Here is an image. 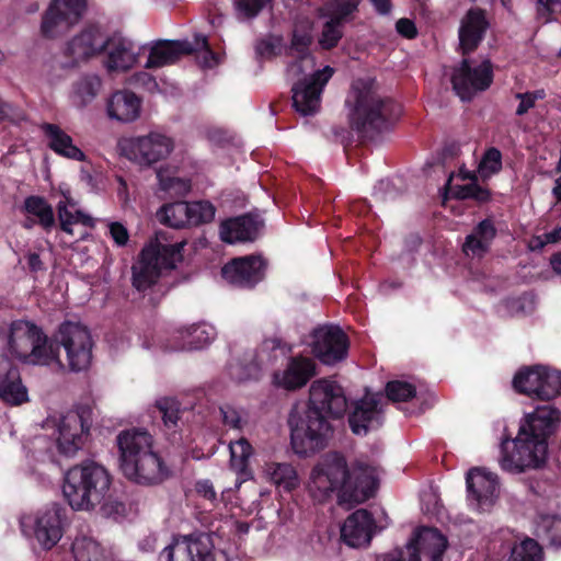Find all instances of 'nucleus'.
<instances>
[{
	"label": "nucleus",
	"instance_id": "c756f323",
	"mask_svg": "<svg viewBox=\"0 0 561 561\" xmlns=\"http://www.w3.org/2000/svg\"><path fill=\"white\" fill-rule=\"evenodd\" d=\"M39 129L46 140L47 147L56 154L75 160L84 161V152L73 142L72 137L66 133L59 125L44 122Z\"/></svg>",
	"mask_w": 561,
	"mask_h": 561
},
{
	"label": "nucleus",
	"instance_id": "412c9836",
	"mask_svg": "<svg viewBox=\"0 0 561 561\" xmlns=\"http://www.w3.org/2000/svg\"><path fill=\"white\" fill-rule=\"evenodd\" d=\"M447 545V538L438 529L424 527L407 545L409 561H442Z\"/></svg>",
	"mask_w": 561,
	"mask_h": 561
},
{
	"label": "nucleus",
	"instance_id": "e2e57ef3",
	"mask_svg": "<svg viewBox=\"0 0 561 561\" xmlns=\"http://www.w3.org/2000/svg\"><path fill=\"white\" fill-rule=\"evenodd\" d=\"M515 98L520 101L516 108L517 116L525 115L526 113H528L529 110H531L536 105L526 92H518L515 94Z\"/></svg>",
	"mask_w": 561,
	"mask_h": 561
},
{
	"label": "nucleus",
	"instance_id": "0e129e2a",
	"mask_svg": "<svg viewBox=\"0 0 561 561\" xmlns=\"http://www.w3.org/2000/svg\"><path fill=\"white\" fill-rule=\"evenodd\" d=\"M545 240L542 241L540 238L537 239L536 248H543L548 243H557L561 241V227H557L549 232L543 234Z\"/></svg>",
	"mask_w": 561,
	"mask_h": 561
},
{
	"label": "nucleus",
	"instance_id": "de8ad7c7",
	"mask_svg": "<svg viewBox=\"0 0 561 561\" xmlns=\"http://www.w3.org/2000/svg\"><path fill=\"white\" fill-rule=\"evenodd\" d=\"M71 550L76 561H92V557L98 553V545L87 537L76 538Z\"/></svg>",
	"mask_w": 561,
	"mask_h": 561
},
{
	"label": "nucleus",
	"instance_id": "b1692460",
	"mask_svg": "<svg viewBox=\"0 0 561 561\" xmlns=\"http://www.w3.org/2000/svg\"><path fill=\"white\" fill-rule=\"evenodd\" d=\"M263 226L264 222L257 215L248 213L222 220L219 236L221 241L228 244L253 242L259 238Z\"/></svg>",
	"mask_w": 561,
	"mask_h": 561
},
{
	"label": "nucleus",
	"instance_id": "c9c22d12",
	"mask_svg": "<svg viewBox=\"0 0 561 561\" xmlns=\"http://www.w3.org/2000/svg\"><path fill=\"white\" fill-rule=\"evenodd\" d=\"M358 5L359 0H327L318 9V15L345 25L353 21Z\"/></svg>",
	"mask_w": 561,
	"mask_h": 561
},
{
	"label": "nucleus",
	"instance_id": "2f4dec72",
	"mask_svg": "<svg viewBox=\"0 0 561 561\" xmlns=\"http://www.w3.org/2000/svg\"><path fill=\"white\" fill-rule=\"evenodd\" d=\"M108 53L105 61L106 69L112 71H126L137 61L134 44L127 38L110 39Z\"/></svg>",
	"mask_w": 561,
	"mask_h": 561
},
{
	"label": "nucleus",
	"instance_id": "f257e3e1",
	"mask_svg": "<svg viewBox=\"0 0 561 561\" xmlns=\"http://www.w3.org/2000/svg\"><path fill=\"white\" fill-rule=\"evenodd\" d=\"M60 346L66 352L71 371L79 373L90 367L93 341L85 325L65 321L60 323L51 341L41 327L31 321L15 320L10 324L8 348L23 363L35 365L60 363Z\"/></svg>",
	"mask_w": 561,
	"mask_h": 561
},
{
	"label": "nucleus",
	"instance_id": "79ce46f5",
	"mask_svg": "<svg viewBox=\"0 0 561 561\" xmlns=\"http://www.w3.org/2000/svg\"><path fill=\"white\" fill-rule=\"evenodd\" d=\"M229 448L232 468L237 471L244 472L249 467V459L253 454V447L247 438L240 437L236 442H231Z\"/></svg>",
	"mask_w": 561,
	"mask_h": 561
},
{
	"label": "nucleus",
	"instance_id": "bf43d9fd",
	"mask_svg": "<svg viewBox=\"0 0 561 561\" xmlns=\"http://www.w3.org/2000/svg\"><path fill=\"white\" fill-rule=\"evenodd\" d=\"M280 37L273 39H261L256 45V53L261 56L274 57L278 55L276 49L279 47Z\"/></svg>",
	"mask_w": 561,
	"mask_h": 561
},
{
	"label": "nucleus",
	"instance_id": "9b49d317",
	"mask_svg": "<svg viewBox=\"0 0 561 561\" xmlns=\"http://www.w3.org/2000/svg\"><path fill=\"white\" fill-rule=\"evenodd\" d=\"M92 426V409L87 404L68 411L59 421L57 448L66 456L72 457L83 447Z\"/></svg>",
	"mask_w": 561,
	"mask_h": 561
},
{
	"label": "nucleus",
	"instance_id": "3c124183",
	"mask_svg": "<svg viewBox=\"0 0 561 561\" xmlns=\"http://www.w3.org/2000/svg\"><path fill=\"white\" fill-rule=\"evenodd\" d=\"M537 15L545 22L554 20V16L561 14V0H536Z\"/></svg>",
	"mask_w": 561,
	"mask_h": 561
},
{
	"label": "nucleus",
	"instance_id": "a18cd8bd",
	"mask_svg": "<svg viewBox=\"0 0 561 561\" xmlns=\"http://www.w3.org/2000/svg\"><path fill=\"white\" fill-rule=\"evenodd\" d=\"M261 371L262 368L256 358H252L247 363L240 362L230 367V376L239 382L259 380Z\"/></svg>",
	"mask_w": 561,
	"mask_h": 561
},
{
	"label": "nucleus",
	"instance_id": "aec40b11",
	"mask_svg": "<svg viewBox=\"0 0 561 561\" xmlns=\"http://www.w3.org/2000/svg\"><path fill=\"white\" fill-rule=\"evenodd\" d=\"M101 39V32L98 26L89 25L78 35L73 36L66 45L64 55L70 60L64 66L73 68L81 61H85L107 49L110 38Z\"/></svg>",
	"mask_w": 561,
	"mask_h": 561
},
{
	"label": "nucleus",
	"instance_id": "f3484780",
	"mask_svg": "<svg viewBox=\"0 0 561 561\" xmlns=\"http://www.w3.org/2000/svg\"><path fill=\"white\" fill-rule=\"evenodd\" d=\"M87 10V0H53L43 15L41 31L47 38L78 23Z\"/></svg>",
	"mask_w": 561,
	"mask_h": 561
},
{
	"label": "nucleus",
	"instance_id": "0eeeda50",
	"mask_svg": "<svg viewBox=\"0 0 561 561\" xmlns=\"http://www.w3.org/2000/svg\"><path fill=\"white\" fill-rule=\"evenodd\" d=\"M112 476L108 470L93 461L84 460L68 469L64 477L62 494L75 511H90L102 505L107 511Z\"/></svg>",
	"mask_w": 561,
	"mask_h": 561
},
{
	"label": "nucleus",
	"instance_id": "7ed1b4c3",
	"mask_svg": "<svg viewBox=\"0 0 561 561\" xmlns=\"http://www.w3.org/2000/svg\"><path fill=\"white\" fill-rule=\"evenodd\" d=\"M561 422V412L551 405L537 407L522 420L515 438L501 443V468L510 472L539 469L547 461L548 442Z\"/></svg>",
	"mask_w": 561,
	"mask_h": 561
},
{
	"label": "nucleus",
	"instance_id": "69168bd1",
	"mask_svg": "<svg viewBox=\"0 0 561 561\" xmlns=\"http://www.w3.org/2000/svg\"><path fill=\"white\" fill-rule=\"evenodd\" d=\"M27 260V267L31 273H38L41 271H45V264L42 261L41 256L36 252H31L26 256Z\"/></svg>",
	"mask_w": 561,
	"mask_h": 561
},
{
	"label": "nucleus",
	"instance_id": "6e6d98bb",
	"mask_svg": "<svg viewBox=\"0 0 561 561\" xmlns=\"http://www.w3.org/2000/svg\"><path fill=\"white\" fill-rule=\"evenodd\" d=\"M110 236L117 247H125L129 241V232L127 228L118 221L108 225Z\"/></svg>",
	"mask_w": 561,
	"mask_h": 561
},
{
	"label": "nucleus",
	"instance_id": "f8f14e48",
	"mask_svg": "<svg viewBox=\"0 0 561 561\" xmlns=\"http://www.w3.org/2000/svg\"><path fill=\"white\" fill-rule=\"evenodd\" d=\"M493 64L490 59L472 66L470 59L463 58L453 72L451 84L460 100L469 102L478 92L488 90L493 83Z\"/></svg>",
	"mask_w": 561,
	"mask_h": 561
},
{
	"label": "nucleus",
	"instance_id": "49530a36",
	"mask_svg": "<svg viewBox=\"0 0 561 561\" xmlns=\"http://www.w3.org/2000/svg\"><path fill=\"white\" fill-rule=\"evenodd\" d=\"M190 348H202L214 339V329L206 324H193L186 329Z\"/></svg>",
	"mask_w": 561,
	"mask_h": 561
},
{
	"label": "nucleus",
	"instance_id": "c03bdc74",
	"mask_svg": "<svg viewBox=\"0 0 561 561\" xmlns=\"http://www.w3.org/2000/svg\"><path fill=\"white\" fill-rule=\"evenodd\" d=\"M343 26L344 25L328 19L323 23L322 31L319 36L318 42L320 47L324 50L335 48L344 35Z\"/></svg>",
	"mask_w": 561,
	"mask_h": 561
},
{
	"label": "nucleus",
	"instance_id": "f704fd0d",
	"mask_svg": "<svg viewBox=\"0 0 561 561\" xmlns=\"http://www.w3.org/2000/svg\"><path fill=\"white\" fill-rule=\"evenodd\" d=\"M102 88V80L96 75L87 73L72 83L71 100L75 106L83 108L91 104Z\"/></svg>",
	"mask_w": 561,
	"mask_h": 561
},
{
	"label": "nucleus",
	"instance_id": "1a4fd4ad",
	"mask_svg": "<svg viewBox=\"0 0 561 561\" xmlns=\"http://www.w3.org/2000/svg\"><path fill=\"white\" fill-rule=\"evenodd\" d=\"M516 392L549 401L561 394V371L543 365L520 368L513 378Z\"/></svg>",
	"mask_w": 561,
	"mask_h": 561
},
{
	"label": "nucleus",
	"instance_id": "4468645a",
	"mask_svg": "<svg viewBox=\"0 0 561 561\" xmlns=\"http://www.w3.org/2000/svg\"><path fill=\"white\" fill-rule=\"evenodd\" d=\"M216 214L215 206L208 201L174 202L165 204L158 211L161 224L170 228L199 226L210 222Z\"/></svg>",
	"mask_w": 561,
	"mask_h": 561
},
{
	"label": "nucleus",
	"instance_id": "ddd939ff",
	"mask_svg": "<svg viewBox=\"0 0 561 561\" xmlns=\"http://www.w3.org/2000/svg\"><path fill=\"white\" fill-rule=\"evenodd\" d=\"M158 561H216L209 534L175 536L158 557Z\"/></svg>",
	"mask_w": 561,
	"mask_h": 561
},
{
	"label": "nucleus",
	"instance_id": "09e8293b",
	"mask_svg": "<svg viewBox=\"0 0 561 561\" xmlns=\"http://www.w3.org/2000/svg\"><path fill=\"white\" fill-rule=\"evenodd\" d=\"M460 199H474L479 203H486L491 199V192L476 182L465 184L457 191Z\"/></svg>",
	"mask_w": 561,
	"mask_h": 561
},
{
	"label": "nucleus",
	"instance_id": "13d9d810",
	"mask_svg": "<svg viewBox=\"0 0 561 561\" xmlns=\"http://www.w3.org/2000/svg\"><path fill=\"white\" fill-rule=\"evenodd\" d=\"M397 32L404 38L412 39L417 36L415 23L408 18H401L396 23Z\"/></svg>",
	"mask_w": 561,
	"mask_h": 561
},
{
	"label": "nucleus",
	"instance_id": "5701e85b",
	"mask_svg": "<svg viewBox=\"0 0 561 561\" xmlns=\"http://www.w3.org/2000/svg\"><path fill=\"white\" fill-rule=\"evenodd\" d=\"M383 423V411L379 394L365 396L355 403L348 415V425L356 435H366L369 431L378 430Z\"/></svg>",
	"mask_w": 561,
	"mask_h": 561
},
{
	"label": "nucleus",
	"instance_id": "864d4df0",
	"mask_svg": "<svg viewBox=\"0 0 561 561\" xmlns=\"http://www.w3.org/2000/svg\"><path fill=\"white\" fill-rule=\"evenodd\" d=\"M481 165L491 173H499L502 170L501 151L495 147L486 149L482 157Z\"/></svg>",
	"mask_w": 561,
	"mask_h": 561
},
{
	"label": "nucleus",
	"instance_id": "4d7b16f0",
	"mask_svg": "<svg viewBox=\"0 0 561 561\" xmlns=\"http://www.w3.org/2000/svg\"><path fill=\"white\" fill-rule=\"evenodd\" d=\"M275 352L279 351L283 356L289 355L293 352V346L284 342L279 337L265 339L262 344V352Z\"/></svg>",
	"mask_w": 561,
	"mask_h": 561
},
{
	"label": "nucleus",
	"instance_id": "a19ab883",
	"mask_svg": "<svg viewBox=\"0 0 561 561\" xmlns=\"http://www.w3.org/2000/svg\"><path fill=\"white\" fill-rule=\"evenodd\" d=\"M507 561H542V549L535 539L527 537L513 546Z\"/></svg>",
	"mask_w": 561,
	"mask_h": 561
},
{
	"label": "nucleus",
	"instance_id": "423d86ee",
	"mask_svg": "<svg viewBox=\"0 0 561 561\" xmlns=\"http://www.w3.org/2000/svg\"><path fill=\"white\" fill-rule=\"evenodd\" d=\"M345 103L350 107V127L360 142L375 140L401 113L398 103L377 95L363 82L352 85Z\"/></svg>",
	"mask_w": 561,
	"mask_h": 561
},
{
	"label": "nucleus",
	"instance_id": "ea45409f",
	"mask_svg": "<svg viewBox=\"0 0 561 561\" xmlns=\"http://www.w3.org/2000/svg\"><path fill=\"white\" fill-rule=\"evenodd\" d=\"M537 536L553 547H561V518L558 516H543L537 526Z\"/></svg>",
	"mask_w": 561,
	"mask_h": 561
},
{
	"label": "nucleus",
	"instance_id": "a211bd4d",
	"mask_svg": "<svg viewBox=\"0 0 561 561\" xmlns=\"http://www.w3.org/2000/svg\"><path fill=\"white\" fill-rule=\"evenodd\" d=\"M267 262L261 255H245L230 260L221 268L222 277L231 285L252 289L265 277Z\"/></svg>",
	"mask_w": 561,
	"mask_h": 561
},
{
	"label": "nucleus",
	"instance_id": "4c0bfd02",
	"mask_svg": "<svg viewBox=\"0 0 561 561\" xmlns=\"http://www.w3.org/2000/svg\"><path fill=\"white\" fill-rule=\"evenodd\" d=\"M270 480L279 492H291L299 484L298 474L295 468L289 463H271L266 470Z\"/></svg>",
	"mask_w": 561,
	"mask_h": 561
},
{
	"label": "nucleus",
	"instance_id": "f03ea898",
	"mask_svg": "<svg viewBox=\"0 0 561 561\" xmlns=\"http://www.w3.org/2000/svg\"><path fill=\"white\" fill-rule=\"evenodd\" d=\"M347 407L344 389L336 381H313L306 408L302 411L295 408L288 416L294 451L308 456L324 449L333 433L330 420L343 417Z\"/></svg>",
	"mask_w": 561,
	"mask_h": 561
},
{
	"label": "nucleus",
	"instance_id": "473e14b6",
	"mask_svg": "<svg viewBox=\"0 0 561 561\" xmlns=\"http://www.w3.org/2000/svg\"><path fill=\"white\" fill-rule=\"evenodd\" d=\"M156 409L163 422V427L168 439L171 443H178L181 440L179 431L181 428L182 417L181 403L174 398H161L156 401Z\"/></svg>",
	"mask_w": 561,
	"mask_h": 561
},
{
	"label": "nucleus",
	"instance_id": "c85d7f7f",
	"mask_svg": "<svg viewBox=\"0 0 561 561\" xmlns=\"http://www.w3.org/2000/svg\"><path fill=\"white\" fill-rule=\"evenodd\" d=\"M196 49L188 41L160 39L150 48L145 68L156 69L175 64L182 56L191 55Z\"/></svg>",
	"mask_w": 561,
	"mask_h": 561
},
{
	"label": "nucleus",
	"instance_id": "bb28decb",
	"mask_svg": "<svg viewBox=\"0 0 561 561\" xmlns=\"http://www.w3.org/2000/svg\"><path fill=\"white\" fill-rule=\"evenodd\" d=\"M0 399L10 405L28 401L26 387L22 383L19 368L7 357L0 358Z\"/></svg>",
	"mask_w": 561,
	"mask_h": 561
},
{
	"label": "nucleus",
	"instance_id": "4be33fe9",
	"mask_svg": "<svg viewBox=\"0 0 561 561\" xmlns=\"http://www.w3.org/2000/svg\"><path fill=\"white\" fill-rule=\"evenodd\" d=\"M317 375V365L311 357L290 356L284 370L273 374V383L287 391L305 387Z\"/></svg>",
	"mask_w": 561,
	"mask_h": 561
},
{
	"label": "nucleus",
	"instance_id": "603ef678",
	"mask_svg": "<svg viewBox=\"0 0 561 561\" xmlns=\"http://www.w3.org/2000/svg\"><path fill=\"white\" fill-rule=\"evenodd\" d=\"M224 425L241 431L245 422L241 419L240 412L230 404L219 408Z\"/></svg>",
	"mask_w": 561,
	"mask_h": 561
},
{
	"label": "nucleus",
	"instance_id": "20e7f679",
	"mask_svg": "<svg viewBox=\"0 0 561 561\" xmlns=\"http://www.w3.org/2000/svg\"><path fill=\"white\" fill-rule=\"evenodd\" d=\"M312 484L329 497L336 492L340 504H359L373 497L377 490V479L371 466L355 461L347 466L340 453H330L322 463L312 471Z\"/></svg>",
	"mask_w": 561,
	"mask_h": 561
},
{
	"label": "nucleus",
	"instance_id": "39448f33",
	"mask_svg": "<svg viewBox=\"0 0 561 561\" xmlns=\"http://www.w3.org/2000/svg\"><path fill=\"white\" fill-rule=\"evenodd\" d=\"M119 468L131 482L141 485L162 483L171 476L169 467L152 449V437L146 431L126 430L116 437Z\"/></svg>",
	"mask_w": 561,
	"mask_h": 561
},
{
	"label": "nucleus",
	"instance_id": "37998d69",
	"mask_svg": "<svg viewBox=\"0 0 561 561\" xmlns=\"http://www.w3.org/2000/svg\"><path fill=\"white\" fill-rule=\"evenodd\" d=\"M385 392L392 402H408L416 396V388L404 380H390L386 383Z\"/></svg>",
	"mask_w": 561,
	"mask_h": 561
},
{
	"label": "nucleus",
	"instance_id": "5fc2aeb1",
	"mask_svg": "<svg viewBox=\"0 0 561 561\" xmlns=\"http://www.w3.org/2000/svg\"><path fill=\"white\" fill-rule=\"evenodd\" d=\"M129 81L131 85L144 88L149 92H153L158 89L156 78L146 71L134 73Z\"/></svg>",
	"mask_w": 561,
	"mask_h": 561
},
{
	"label": "nucleus",
	"instance_id": "9d476101",
	"mask_svg": "<svg viewBox=\"0 0 561 561\" xmlns=\"http://www.w3.org/2000/svg\"><path fill=\"white\" fill-rule=\"evenodd\" d=\"M67 522V508L59 503H50L34 514L21 518L23 531L30 529L45 550L54 548L62 537Z\"/></svg>",
	"mask_w": 561,
	"mask_h": 561
},
{
	"label": "nucleus",
	"instance_id": "774afa93",
	"mask_svg": "<svg viewBox=\"0 0 561 561\" xmlns=\"http://www.w3.org/2000/svg\"><path fill=\"white\" fill-rule=\"evenodd\" d=\"M376 561H405L404 552L402 550L396 549L389 553L377 557Z\"/></svg>",
	"mask_w": 561,
	"mask_h": 561
},
{
	"label": "nucleus",
	"instance_id": "6ab92c4d",
	"mask_svg": "<svg viewBox=\"0 0 561 561\" xmlns=\"http://www.w3.org/2000/svg\"><path fill=\"white\" fill-rule=\"evenodd\" d=\"M173 147L172 138L160 133H150L146 136L131 138L125 149L130 160L140 165L150 167L165 159Z\"/></svg>",
	"mask_w": 561,
	"mask_h": 561
},
{
	"label": "nucleus",
	"instance_id": "e433bc0d",
	"mask_svg": "<svg viewBox=\"0 0 561 561\" xmlns=\"http://www.w3.org/2000/svg\"><path fill=\"white\" fill-rule=\"evenodd\" d=\"M22 211L36 218L45 231L49 232L55 226V214L51 205L39 195H30L24 199Z\"/></svg>",
	"mask_w": 561,
	"mask_h": 561
},
{
	"label": "nucleus",
	"instance_id": "72a5a7b5",
	"mask_svg": "<svg viewBox=\"0 0 561 561\" xmlns=\"http://www.w3.org/2000/svg\"><path fill=\"white\" fill-rule=\"evenodd\" d=\"M497 230L491 217L481 220L473 229L472 233L466 237L463 243L465 252H472L476 255H482L490 250L492 241L495 239Z\"/></svg>",
	"mask_w": 561,
	"mask_h": 561
},
{
	"label": "nucleus",
	"instance_id": "052dcab7",
	"mask_svg": "<svg viewBox=\"0 0 561 561\" xmlns=\"http://www.w3.org/2000/svg\"><path fill=\"white\" fill-rule=\"evenodd\" d=\"M22 118L21 113L16 112L15 108L0 99V122H9L18 124Z\"/></svg>",
	"mask_w": 561,
	"mask_h": 561
},
{
	"label": "nucleus",
	"instance_id": "7c9ffc66",
	"mask_svg": "<svg viewBox=\"0 0 561 561\" xmlns=\"http://www.w3.org/2000/svg\"><path fill=\"white\" fill-rule=\"evenodd\" d=\"M141 100L129 90L114 92L106 105L107 115L122 123H130L140 115Z\"/></svg>",
	"mask_w": 561,
	"mask_h": 561
},
{
	"label": "nucleus",
	"instance_id": "338daca9",
	"mask_svg": "<svg viewBox=\"0 0 561 561\" xmlns=\"http://www.w3.org/2000/svg\"><path fill=\"white\" fill-rule=\"evenodd\" d=\"M57 211L60 224L66 221L70 224H76L75 214L68 209L66 202L60 201L58 203Z\"/></svg>",
	"mask_w": 561,
	"mask_h": 561
},
{
	"label": "nucleus",
	"instance_id": "393cba45",
	"mask_svg": "<svg viewBox=\"0 0 561 561\" xmlns=\"http://www.w3.org/2000/svg\"><path fill=\"white\" fill-rule=\"evenodd\" d=\"M488 28L489 21L483 9L468 10L459 27V47L463 56L470 55L479 47Z\"/></svg>",
	"mask_w": 561,
	"mask_h": 561
},
{
	"label": "nucleus",
	"instance_id": "cd10ccee",
	"mask_svg": "<svg viewBox=\"0 0 561 561\" xmlns=\"http://www.w3.org/2000/svg\"><path fill=\"white\" fill-rule=\"evenodd\" d=\"M468 497L474 500L479 507L493 504L499 488L497 477L482 468H471L466 476Z\"/></svg>",
	"mask_w": 561,
	"mask_h": 561
},
{
	"label": "nucleus",
	"instance_id": "a878e982",
	"mask_svg": "<svg viewBox=\"0 0 561 561\" xmlns=\"http://www.w3.org/2000/svg\"><path fill=\"white\" fill-rule=\"evenodd\" d=\"M374 527L373 514L359 508L345 519L341 527V538L347 546L358 548L370 542Z\"/></svg>",
	"mask_w": 561,
	"mask_h": 561
},
{
	"label": "nucleus",
	"instance_id": "2eb2a0df",
	"mask_svg": "<svg viewBox=\"0 0 561 561\" xmlns=\"http://www.w3.org/2000/svg\"><path fill=\"white\" fill-rule=\"evenodd\" d=\"M311 346L323 365L332 366L347 358L350 339L339 325H322L313 330Z\"/></svg>",
	"mask_w": 561,
	"mask_h": 561
},
{
	"label": "nucleus",
	"instance_id": "58836bf2",
	"mask_svg": "<svg viewBox=\"0 0 561 561\" xmlns=\"http://www.w3.org/2000/svg\"><path fill=\"white\" fill-rule=\"evenodd\" d=\"M311 44V26L308 24L296 25L291 34L288 55H291V53H296L297 59L301 61L309 55V48Z\"/></svg>",
	"mask_w": 561,
	"mask_h": 561
},
{
	"label": "nucleus",
	"instance_id": "8fccbe9b",
	"mask_svg": "<svg viewBox=\"0 0 561 561\" xmlns=\"http://www.w3.org/2000/svg\"><path fill=\"white\" fill-rule=\"evenodd\" d=\"M272 0H236V9L247 19L256 18Z\"/></svg>",
	"mask_w": 561,
	"mask_h": 561
},
{
	"label": "nucleus",
	"instance_id": "680f3d73",
	"mask_svg": "<svg viewBox=\"0 0 561 561\" xmlns=\"http://www.w3.org/2000/svg\"><path fill=\"white\" fill-rule=\"evenodd\" d=\"M196 492L202 495L204 499L209 501L216 500V492L214 490V485L209 480H201L196 482L195 485Z\"/></svg>",
	"mask_w": 561,
	"mask_h": 561
},
{
	"label": "nucleus",
	"instance_id": "dca6fc26",
	"mask_svg": "<svg viewBox=\"0 0 561 561\" xmlns=\"http://www.w3.org/2000/svg\"><path fill=\"white\" fill-rule=\"evenodd\" d=\"M334 73L331 66L314 71L309 78L296 82L291 89L293 106L304 116L313 115L320 107L321 93Z\"/></svg>",
	"mask_w": 561,
	"mask_h": 561
},
{
	"label": "nucleus",
	"instance_id": "6e6552de",
	"mask_svg": "<svg viewBox=\"0 0 561 561\" xmlns=\"http://www.w3.org/2000/svg\"><path fill=\"white\" fill-rule=\"evenodd\" d=\"M168 232L159 230L156 239L150 241L139 253L131 267L133 286L145 291L157 283L164 270H173L183 261L185 240L168 243Z\"/></svg>",
	"mask_w": 561,
	"mask_h": 561
}]
</instances>
